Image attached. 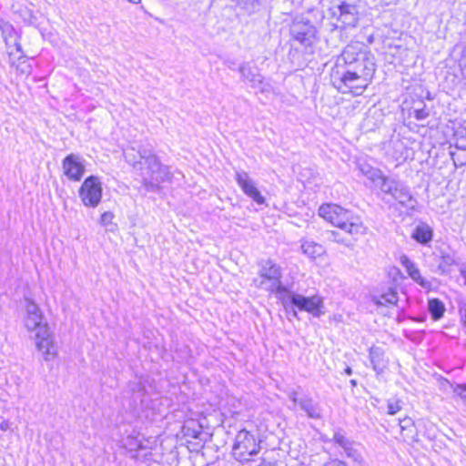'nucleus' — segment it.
<instances>
[{
    "instance_id": "nucleus-1",
    "label": "nucleus",
    "mask_w": 466,
    "mask_h": 466,
    "mask_svg": "<svg viewBox=\"0 0 466 466\" xmlns=\"http://www.w3.org/2000/svg\"><path fill=\"white\" fill-rule=\"evenodd\" d=\"M336 75L338 89L343 94L361 95L376 72V60L371 51L361 42L346 46L338 57Z\"/></svg>"
},
{
    "instance_id": "nucleus-2",
    "label": "nucleus",
    "mask_w": 466,
    "mask_h": 466,
    "mask_svg": "<svg viewBox=\"0 0 466 466\" xmlns=\"http://www.w3.org/2000/svg\"><path fill=\"white\" fill-rule=\"evenodd\" d=\"M139 157L144 160L139 175L146 191L157 193L161 190L162 183L172 181L173 173L170 167L162 164L151 149L139 148Z\"/></svg>"
},
{
    "instance_id": "nucleus-3",
    "label": "nucleus",
    "mask_w": 466,
    "mask_h": 466,
    "mask_svg": "<svg viewBox=\"0 0 466 466\" xmlns=\"http://www.w3.org/2000/svg\"><path fill=\"white\" fill-rule=\"evenodd\" d=\"M319 214L333 226L350 235H362L366 231L360 218L338 205L321 206Z\"/></svg>"
},
{
    "instance_id": "nucleus-4",
    "label": "nucleus",
    "mask_w": 466,
    "mask_h": 466,
    "mask_svg": "<svg viewBox=\"0 0 466 466\" xmlns=\"http://www.w3.org/2000/svg\"><path fill=\"white\" fill-rule=\"evenodd\" d=\"M282 269L279 265L276 264L272 259L261 261L258 277L253 279L256 288L265 289L276 294L280 299L289 290L286 286L281 283Z\"/></svg>"
},
{
    "instance_id": "nucleus-5",
    "label": "nucleus",
    "mask_w": 466,
    "mask_h": 466,
    "mask_svg": "<svg viewBox=\"0 0 466 466\" xmlns=\"http://www.w3.org/2000/svg\"><path fill=\"white\" fill-rule=\"evenodd\" d=\"M279 300L287 311H292L294 317H297L295 308L306 311L315 318H319L324 313L322 310L324 308L323 299L318 295L305 297L289 289Z\"/></svg>"
},
{
    "instance_id": "nucleus-6",
    "label": "nucleus",
    "mask_w": 466,
    "mask_h": 466,
    "mask_svg": "<svg viewBox=\"0 0 466 466\" xmlns=\"http://www.w3.org/2000/svg\"><path fill=\"white\" fill-rule=\"evenodd\" d=\"M379 189L384 195L390 196L392 199L407 209L413 210L417 206V200L412 196L410 187L397 177L388 176L386 179L382 180Z\"/></svg>"
},
{
    "instance_id": "nucleus-7",
    "label": "nucleus",
    "mask_w": 466,
    "mask_h": 466,
    "mask_svg": "<svg viewBox=\"0 0 466 466\" xmlns=\"http://www.w3.org/2000/svg\"><path fill=\"white\" fill-rule=\"evenodd\" d=\"M259 451V441L254 434L245 429L237 433L232 451L238 461H249L250 457L257 455Z\"/></svg>"
},
{
    "instance_id": "nucleus-8",
    "label": "nucleus",
    "mask_w": 466,
    "mask_h": 466,
    "mask_svg": "<svg viewBox=\"0 0 466 466\" xmlns=\"http://www.w3.org/2000/svg\"><path fill=\"white\" fill-rule=\"evenodd\" d=\"M289 32L292 40L306 48L311 46L317 40L316 26L310 20L303 16H297L293 19Z\"/></svg>"
},
{
    "instance_id": "nucleus-9",
    "label": "nucleus",
    "mask_w": 466,
    "mask_h": 466,
    "mask_svg": "<svg viewBox=\"0 0 466 466\" xmlns=\"http://www.w3.org/2000/svg\"><path fill=\"white\" fill-rule=\"evenodd\" d=\"M79 198L84 206L96 208L102 198V185L96 176L87 177L78 190Z\"/></svg>"
},
{
    "instance_id": "nucleus-10",
    "label": "nucleus",
    "mask_w": 466,
    "mask_h": 466,
    "mask_svg": "<svg viewBox=\"0 0 466 466\" xmlns=\"http://www.w3.org/2000/svg\"><path fill=\"white\" fill-rule=\"evenodd\" d=\"M332 9L333 15L338 16V19L344 26L354 27L357 25L359 21V8L355 1H339Z\"/></svg>"
},
{
    "instance_id": "nucleus-11",
    "label": "nucleus",
    "mask_w": 466,
    "mask_h": 466,
    "mask_svg": "<svg viewBox=\"0 0 466 466\" xmlns=\"http://www.w3.org/2000/svg\"><path fill=\"white\" fill-rule=\"evenodd\" d=\"M35 344L38 350L44 355L46 361H49L56 357V347L54 345L47 325H44L36 331Z\"/></svg>"
},
{
    "instance_id": "nucleus-12",
    "label": "nucleus",
    "mask_w": 466,
    "mask_h": 466,
    "mask_svg": "<svg viewBox=\"0 0 466 466\" xmlns=\"http://www.w3.org/2000/svg\"><path fill=\"white\" fill-rule=\"evenodd\" d=\"M236 181L241 187L243 192L253 199L257 204L262 205L265 203V198L261 196L260 192L257 188L254 181L250 179L248 174L245 171L236 172Z\"/></svg>"
},
{
    "instance_id": "nucleus-13",
    "label": "nucleus",
    "mask_w": 466,
    "mask_h": 466,
    "mask_svg": "<svg viewBox=\"0 0 466 466\" xmlns=\"http://www.w3.org/2000/svg\"><path fill=\"white\" fill-rule=\"evenodd\" d=\"M64 174L71 180L80 181L86 167L76 155L70 154L66 156L62 163Z\"/></svg>"
},
{
    "instance_id": "nucleus-14",
    "label": "nucleus",
    "mask_w": 466,
    "mask_h": 466,
    "mask_svg": "<svg viewBox=\"0 0 466 466\" xmlns=\"http://www.w3.org/2000/svg\"><path fill=\"white\" fill-rule=\"evenodd\" d=\"M26 317L25 319V325L28 330L40 329L42 325L43 315L40 308L28 298L25 299Z\"/></svg>"
},
{
    "instance_id": "nucleus-15",
    "label": "nucleus",
    "mask_w": 466,
    "mask_h": 466,
    "mask_svg": "<svg viewBox=\"0 0 466 466\" xmlns=\"http://www.w3.org/2000/svg\"><path fill=\"white\" fill-rule=\"evenodd\" d=\"M238 71L242 80L249 82L252 88H259L260 91H264L263 76L256 66H251L249 63H243L239 66Z\"/></svg>"
},
{
    "instance_id": "nucleus-16",
    "label": "nucleus",
    "mask_w": 466,
    "mask_h": 466,
    "mask_svg": "<svg viewBox=\"0 0 466 466\" xmlns=\"http://www.w3.org/2000/svg\"><path fill=\"white\" fill-rule=\"evenodd\" d=\"M401 265L406 268L409 276L422 288H429L430 282L422 278L420 273V269L406 255H402L400 258Z\"/></svg>"
},
{
    "instance_id": "nucleus-17",
    "label": "nucleus",
    "mask_w": 466,
    "mask_h": 466,
    "mask_svg": "<svg viewBox=\"0 0 466 466\" xmlns=\"http://www.w3.org/2000/svg\"><path fill=\"white\" fill-rule=\"evenodd\" d=\"M299 405L306 412L309 418L320 419L321 409L318 403H315L311 398L305 397L299 400Z\"/></svg>"
},
{
    "instance_id": "nucleus-18",
    "label": "nucleus",
    "mask_w": 466,
    "mask_h": 466,
    "mask_svg": "<svg viewBox=\"0 0 466 466\" xmlns=\"http://www.w3.org/2000/svg\"><path fill=\"white\" fill-rule=\"evenodd\" d=\"M417 242L427 244L432 238V229L425 223H421L416 227L411 236Z\"/></svg>"
},
{
    "instance_id": "nucleus-19",
    "label": "nucleus",
    "mask_w": 466,
    "mask_h": 466,
    "mask_svg": "<svg viewBox=\"0 0 466 466\" xmlns=\"http://www.w3.org/2000/svg\"><path fill=\"white\" fill-rule=\"evenodd\" d=\"M369 353H370V360L372 364L373 370L377 373L381 372L383 370V369L385 368V364H384V360H383V356H384L383 350L379 347H371L370 349Z\"/></svg>"
},
{
    "instance_id": "nucleus-20",
    "label": "nucleus",
    "mask_w": 466,
    "mask_h": 466,
    "mask_svg": "<svg viewBox=\"0 0 466 466\" xmlns=\"http://www.w3.org/2000/svg\"><path fill=\"white\" fill-rule=\"evenodd\" d=\"M124 157L126 161L131 165L137 171H139L140 167L144 164V160L139 157V149L137 151L134 147H129L124 150Z\"/></svg>"
},
{
    "instance_id": "nucleus-21",
    "label": "nucleus",
    "mask_w": 466,
    "mask_h": 466,
    "mask_svg": "<svg viewBox=\"0 0 466 466\" xmlns=\"http://www.w3.org/2000/svg\"><path fill=\"white\" fill-rule=\"evenodd\" d=\"M428 309L434 320L440 319L445 311L444 304L439 299H430L428 302Z\"/></svg>"
},
{
    "instance_id": "nucleus-22",
    "label": "nucleus",
    "mask_w": 466,
    "mask_h": 466,
    "mask_svg": "<svg viewBox=\"0 0 466 466\" xmlns=\"http://www.w3.org/2000/svg\"><path fill=\"white\" fill-rule=\"evenodd\" d=\"M301 249L304 254L308 255L311 258L320 256L323 252L321 245L313 241H304L301 244Z\"/></svg>"
},
{
    "instance_id": "nucleus-23",
    "label": "nucleus",
    "mask_w": 466,
    "mask_h": 466,
    "mask_svg": "<svg viewBox=\"0 0 466 466\" xmlns=\"http://www.w3.org/2000/svg\"><path fill=\"white\" fill-rule=\"evenodd\" d=\"M400 427L404 438L413 439L415 434V424L411 418L405 417L400 420Z\"/></svg>"
},
{
    "instance_id": "nucleus-24",
    "label": "nucleus",
    "mask_w": 466,
    "mask_h": 466,
    "mask_svg": "<svg viewBox=\"0 0 466 466\" xmlns=\"http://www.w3.org/2000/svg\"><path fill=\"white\" fill-rule=\"evenodd\" d=\"M373 301L377 305H397L398 302V294L397 292L390 289L388 292H385L380 296V298H374Z\"/></svg>"
},
{
    "instance_id": "nucleus-25",
    "label": "nucleus",
    "mask_w": 466,
    "mask_h": 466,
    "mask_svg": "<svg viewBox=\"0 0 466 466\" xmlns=\"http://www.w3.org/2000/svg\"><path fill=\"white\" fill-rule=\"evenodd\" d=\"M388 176H385L383 172L376 167H371L370 171L367 174L366 177L373 182L375 187L380 188L382 184V180L386 179Z\"/></svg>"
},
{
    "instance_id": "nucleus-26",
    "label": "nucleus",
    "mask_w": 466,
    "mask_h": 466,
    "mask_svg": "<svg viewBox=\"0 0 466 466\" xmlns=\"http://www.w3.org/2000/svg\"><path fill=\"white\" fill-rule=\"evenodd\" d=\"M461 151H451V157L455 167L466 165V147H460Z\"/></svg>"
},
{
    "instance_id": "nucleus-27",
    "label": "nucleus",
    "mask_w": 466,
    "mask_h": 466,
    "mask_svg": "<svg viewBox=\"0 0 466 466\" xmlns=\"http://www.w3.org/2000/svg\"><path fill=\"white\" fill-rule=\"evenodd\" d=\"M0 30L4 40L17 36L13 25L4 20H0Z\"/></svg>"
},
{
    "instance_id": "nucleus-28",
    "label": "nucleus",
    "mask_w": 466,
    "mask_h": 466,
    "mask_svg": "<svg viewBox=\"0 0 466 466\" xmlns=\"http://www.w3.org/2000/svg\"><path fill=\"white\" fill-rule=\"evenodd\" d=\"M343 450L348 458L351 459L355 462L361 463V454L351 442H350Z\"/></svg>"
},
{
    "instance_id": "nucleus-29",
    "label": "nucleus",
    "mask_w": 466,
    "mask_h": 466,
    "mask_svg": "<svg viewBox=\"0 0 466 466\" xmlns=\"http://www.w3.org/2000/svg\"><path fill=\"white\" fill-rule=\"evenodd\" d=\"M184 435L187 437H191L193 439H201L203 435V431L200 426L197 428L191 427L190 424H186L183 427Z\"/></svg>"
},
{
    "instance_id": "nucleus-30",
    "label": "nucleus",
    "mask_w": 466,
    "mask_h": 466,
    "mask_svg": "<svg viewBox=\"0 0 466 466\" xmlns=\"http://www.w3.org/2000/svg\"><path fill=\"white\" fill-rule=\"evenodd\" d=\"M248 12H253L261 0H231Z\"/></svg>"
},
{
    "instance_id": "nucleus-31",
    "label": "nucleus",
    "mask_w": 466,
    "mask_h": 466,
    "mask_svg": "<svg viewBox=\"0 0 466 466\" xmlns=\"http://www.w3.org/2000/svg\"><path fill=\"white\" fill-rule=\"evenodd\" d=\"M301 2L299 0H283L282 1V12L283 14H291L294 10L300 6Z\"/></svg>"
},
{
    "instance_id": "nucleus-32",
    "label": "nucleus",
    "mask_w": 466,
    "mask_h": 466,
    "mask_svg": "<svg viewBox=\"0 0 466 466\" xmlns=\"http://www.w3.org/2000/svg\"><path fill=\"white\" fill-rule=\"evenodd\" d=\"M387 408H388L389 414H390V415L396 414L398 411H400L401 410L400 400H395V399L389 400Z\"/></svg>"
},
{
    "instance_id": "nucleus-33",
    "label": "nucleus",
    "mask_w": 466,
    "mask_h": 466,
    "mask_svg": "<svg viewBox=\"0 0 466 466\" xmlns=\"http://www.w3.org/2000/svg\"><path fill=\"white\" fill-rule=\"evenodd\" d=\"M453 392L455 396L463 402V404L466 403V385H456Z\"/></svg>"
},
{
    "instance_id": "nucleus-34",
    "label": "nucleus",
    "mask_w": 466,
    "mask_h": 466,
    "mask_svg": "<svg viewBox=\"0 0 466 466\" xmlns=\"http://www.w3.org/2000/svg\"><path fill=\"white\" fill-rule=\"evenodd\" d=\"M459 67H460L462 78L464 80H466V47L462 50L461 56L459 59Z\"/></svg>"
},
{
    "instance_id": "nucleus-35",
    "label": "nucleus",
    "mask_w": 466,
    "mask_h": 466,
    "mask_svg": "<svg viewBox=\"0 0 466 466\" xmlns=\"http://www.w3.org/2000/svg\"><path fill=\"white\" fill-rule=\"evenodd\" d=\"M333 440L343 449L350 442L343 434L339 432H336L334 434Z\"/></svg>"
},
{
    "instance_id": "nucleus-36",
    "label": "nucleus",
    "mask_w": 466,
    "mask_h": 466,
    "mask_svg": "<svg viewBox=\"0 0 466 466\" xmlns=\"http://www.w3.org/2000/svg\"><path fill=\"white\" fill-rule=\"evenodd\" d=\"M413 113H414V117L417 120H423V119L427 118L430 115L429 111L425 107L414 108Z\"/></svg>"
},
{
    "instance_id": "nucleus-37",
    "label": "nucleus",
    "mask_w": 466,
    "mask_h": 466,
    "mask_svg": "<svg viewBox=\"0 0 466 466\" xmlns=\"http://www.w3.org/2000/svg\"><path fill=\"white\" fill-rule=\"evenodd\" d=\"M114 214L110 211H106L102 214L100 222L103 226H109L112 224Z\"/></svg>"
},
{
    "instance_id": "nucleus-38",
    "label": "nucleus",
    "mask_w": 466,
    "mask_h": 466,
    "mask_svg": "<svg viewBox=\"0 0 466 466\" xmlns=\"http://www.w3.org/2000/svg\"><path fill=\"white\" fill-rule=\"evenodd\" d=\"M13 47L15 49V51L17 53H20V56L18 57V61L22 60V59H25V56L24 54V51L22 49V46L18 41V38H16L15 40H14V45H13Z\"/></svg>"
},
{
    "instance_id": "nucleus-39",
    "label": "nucleus",
    "mask_w": 466,
    "mask_h": 466,
    "mask_svg": "<svg viewBox=\"0 0 466 466\" xmlns=\"http://www.w3.org/2000/svg\"><path fill=\"white\" fill-rule=\"evenodd\" d=\"M16 38H18V35L15 37H10L9 39L4 40L5 43L6 48H7V53L10 56H12L14 55L13 45H14V40H15Z\"/></svg>"
},
{
    "instance_id": "nucleus-40",
    "label": "nucleus",
    "mask_w": 466,
    "mask_h": 466,
    "mask_svg": "<svg viewBox=\"0 0 466 466\" xmlns=\"http://www.w3.org/2000/svg\"><path fill=\"white\" fill-rule=\"evenodd\" d=\"M358 167H359L360 172L363 176L366 177L367 174L370 171L372 166H370V164H368L366 162H363V163H359Z\"/></svg>"
},
{
    "instance_id": "nucleus-41",
    "label": "nucleus",
    "mask_w": 466,
    "mask_h": 466,
    "mask_svg": "<svg viewBox=\"0 0 466 466\" xmlns=\"http://www.w3.org/2000/svg\"><path fill=\"white\" fill-rule=\"evenodd\" d=\"M358 167H359L360 172L363 176L366 177L367 174L370 171L372 166H370V164H368L366 162H363V163H359Z\"/></svg>"
},
{
    "instance_id": "nucleus-42",
    "label": "nucleus",
    "mask_w": 466,
    "mask_h": 466,
    "mask_svg": "<svg viewBox=\"0 0 466 466\" xmlns=\"http://www.w3.org/2000/svg\"><path fill=\"white\" fill-rule=\"evenodd\" d=\"M324 466H349L345 461L335 459L324 464Z\"/></svg>"
},
{
    "instance_id": "nucleus-43",
    "label": "nucleus",
    "mask_w": 466,
    "mask_h": 466,
    "mask_svg": "<svg viewBox=\"0 0 466 466\" xmlns=\"http://www.w3.org/2000/svg\"><path fill=\"white\" fill-rule=\"evenodd\" d=\"M329 238L335 242H338V243H344V239L343 238H339V233L335 232V231H331L330 232V237Z\"/></svg>"
},
{
    "instance_id": "nucleus-44",
    "label": "nucleus",
    "mask_w": 466,
    "mask_h": 466,
    "mask_svg": "<svg viewBox=\"0 0 466 466\" xmlns=\"http://www.w3.org/2000/svg\"><path fill=\"white\" fill-rule=\"evenodd\" d=\"M289 399L294 404H299V400L297 398V393L295 391L289 393Z\"/></svg>"
},
{
    "instance_id": "nucleus-45",
    "label": "nucleus",
    "mask_w": 466,
    "mask_h": 466,
    "mask_svg": "<svg viewBox=\"0 0 466 466\" xmlns=\"http://www.w3.org/2000/svg\"><path fill=\"white\" fill-rule=\"evenodd\" d=\"M225 65H226L229 69H234L236 63H235L233 60L228 59V60H226V61H225Z\"/></svg>"
},
{
    "instance_id": "nucleus-46",
    "label": "nucleus",
    "mask_w": 466,
    "mask_h": 466,
    "mask_svg": "<svg viewBox=\"0 0 466 466\" xmlns=\"http://www.w3.org/2000/svg\"><path fill=\"white\" fill-rule=\"evenodd\" d=\"M461 275L464 279V284L466 285V267L461 268Z\"/></svg>"
},
{
    "instance_id": "nucleus-47",
    "label": "nucleus",
    "mask_w": 466,
    "mask_h": 466,
    "mask_svg": "<svg viewBox=\"0 0 466 466\" xmlns=\"http://www.w3.org/2000/svg\"><path fill=\"white\" fill-rule=\"evenodd\" d=\"M345 373H346L347 375H351V374H352V370H351V368L347 367V368L345 369Z\"/></svg>"
},
{
    "instance_id": "nucleus-48",
    "label": "nucleus",
    "mask_w": 466,
    "mask_h": 466,
    "mask_svg": "<svg viewBox=\"0 0 466 466\" xmlns=\"http://www.w3.org/2000/svg\"><path fill=\"white\" fill-rule=\"evenodd\" d=\"M0 427H1V429L3 431H5L7 429V423L6 422H3Z\"/></svg>"
},
{
    "instance_id": "nucleus-49",
    "label": "nucleus",
    "mask_w": 466,
    "mask_h": 466,
    "mask_svg": "<svg viewBox=\"0 0 466 466\" xmlns=\"http://www.w3.org/2000/svg\"><path fill=\"white\" fill-rule=\"evenodd\" d=\"M460 147H466V145H464V144H458V143L455 145V147L458 149V151H461Z\"/></svg>"
},
{
    "instance_id": "nucleus-50",
    "label": "nucleus",
    "mask_w": 466,
    "mask_h": 466,
    "mask_svg": "<svg viewBox=\"0 0 466 466\" xmlns=\"http://www.w3.org/2000/svg\"><path fill=\"white\" fill-rule=\"evenodd\" d=\"M130 3L138 4L141 0H128Z\"/></svg>"
},
{
    "instance_id": "nucleus-51",
    "label": "nucleus",
    "mask_w": 466,
    "mask_h": 466,
    "mask_svg": "<svg viewBox=\"0 0 466 466\" xmlns=\"http://www.w3.org/2000/svg\"><path fill=\"white\" fill-rule=\"evenodd\" d=\"M350 384H351L352 386H356V385H357V381H356L355 380H350Z\"/></svg>"
},
{
    "instance_id": "nucleus-52",
    "label": "nucleus",
    "mask_w": 466,
    "mask_h": 466,
    "mask_svg": "<svg viewBox=\"0 0 466 466\" xmlns=\"http://www.w3.org/2000/svg\"><path fill=\"white\" fill-rule=\"evenodd\" d=\"M137 450H139V449H143V446H142V443H141V442H139V443L137 444Z\"/></svg>"
},
{
    "instance_id": "nucleus-53",
    "label": "nucleus",
    "mask_w": 466,
    "mask_h": 466,
    "mask_svg": "<svg viewBox=\"0 0 466 466\" xmlns=\"http://www.w3.org/2000/svg\"><path fill=\"white\" fill-rule=\"evenodd\" d=\"M29 67H30V66H27L28 70L22 69V72H25V73H30Z\"/></svg>"
},
{
    "instance_id": "nucleus-54",
    "label": "nucleus",
    "mask_w": 466,
    "mask_h": 466,
    "mask_svg": "<svg viewBox=\"0 0 466 466\" xmlns=\"http://www.w3.org/2000/svg\"><path fill=\"white\" fill-rule=\"evenodd\" d=\"M452 80L456 81V76H452Z\"/></svg>"
},
{
    "instance_id": "nucleus-55",
    "label": "nucleus",
    "mask_w": 466,
    "mask_h": 466,
    "mask_svg": "<svg viewBox=\"0 0 466 466\" xmlns=\"http://www.w3.org/2000/svg\"><path fill=\"white\" fill-rule=\"evenodd\" d=\"M465 405H466V402H465Z\"/></svg>"
}]
</instances>
